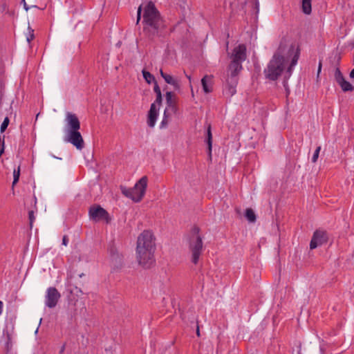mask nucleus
I'll return each instance as SVG.
<instances>
[{"mask_svg": "<svg viewBox=\"0 0 354 354\" xmlns=\"http://www.w3.org/2000/svg\"><path fill=\"white\" fill-rule=\"evenodd\" d=\"M230 59L240 62H244L246 59V47L244 44H239L230 55Z\"/></svg>", "mask_w": 354, "mask_h": 354, "instance_id": "obj_10", "label": "nucleus"}, {"mask_svg": "<svg viewBox=\"0 0 354 354\" xmlns=\"http://www.w3.org/2000/svg\"><path fill=\"white\" fill-rule=\"evenodd\" d=\"M245 217L250 223H254L256 221V215L252 209H247L245 210Z\"/></svg>", "mask_w": 354, "mask_h": 354, "instance_id": "obj_20", "label": "nucleus"}, {"mask_svg": "<svg viewBox=\"0 0 354 354\" xmlns=\"http://www.w3.org/2000/svg\"><path fill=\"white\" fill-rule=\"evenodd\" d=\"M142 75L144 79L148 84H151L152 82H155V78L153 75H152L149 72L143 71Z\"/></svg>", "mask_w": 354, "mask_h": 354, "instance_id": "obj_22", "label": "nucleus"}, {"mask_svg": "<svg viewBox=\"0 0 354 354\" xmlns=\"http://www.w3.org/2000/svg\"><path fill=\"white\" fill-rule=\"evenodd\" d=\"M350 77L354 80V68L350 73Z\"/></svg>", "mask_w": 354, "mask_h": 354, "instance_id": "obj_35", "label": "nucleus"}, {"mask_svg": "<svg viewBox=\"0 0 354 354\" xmlns=\"http://www.w3.org/2000/svg\"><path fill=\"white\" fill-rule=\"evenodd\" d=\"M186 77H187V79L189 80V82H191V76L190 75H186Z\"/></svg>", "mask_w": 354, "mask_h": 354, "instance_id": "obj_38", "label": "nucleus"}, {"mask_svg": "<svg viewBox=\"0 0 354 354\" xmlns=\"http://www.w3.org/2000/svg\"><path fill=\"white\" fill-rule=\"evenodd\" d=\"M236 78L230 77L227 82L226 85L223 89V94L227 97H231L236 92Z\"/></svg>", "mask_w": 354, "mask_h": 354, "instance_id": "obj_13", "label": "nucleus"}, {"mask_svg": "<svg viewBox=\"0 0 354 354\" xmlns=\"http://www.w3.org/2000/svg\"><path fill=\"white\" fill-rule=\"evenodd\" d=\"M111 260L112 261H119L120 262L121 261V257H120V254L118 252V251L116 250H113V249L111 250Z\"/></svg>", "mask_w": 354, "mask_h": 354, "instance_id": "obj_25", "label": "nucleus"}, {"mask_svg": "<svg viewBox=\"0 0 354 354\" xmlns=\"http://www.w3.org/2000/svg\"><path fill=\"white\" fill-rule=\"evenodd\" d=\"M299 57V49L293 44L286 41H281L272 59L264 70L266 78L276 80L280 75H283V86L288 91V80L292 75L293 70L297 64Z\"/></svg>", "mask_w": 354, "mask_h": 354, "instance_id": "obj_1", "label": "nucleus"}, {"mask_svg": "<svg viewBox=\"0 0 354 354\" xmlns=\"http://www.w3.org/2000/svg\"><path fill=\"white\" fill-rule=\"evenodd\" d=\"M319 348H320L321 353H323V352H324V345L323 344H320Z\"/></svg>", "mask_w": 354, "mask_h": 354, "instance_id": "obj_37", "label": "nucleus"}, {"mask_svg": "<svg viewBox=\"0 0 354 354\" xmlns=\"http://www.w3.org/2000/svg\"><path fill=\"white\" fill-rule=\"evenodd\" d=\"M153 103H156L160 109V106L162 103V94L160 95H156V99Z\"/></svg>", "mask_w": 354, "mask_h": 354, "instance_id": "obj_29", "label": "nucleus"}, {"mask_svg": "<svg viewBox=\"0 0 354 354\" xmlns=\"http://www.w3.org/2000/svg\"><path fill=\"white\" fill-rule=\"evenodd\" d=\"M197 335H200V333H199V328H197Z\"/></svg>", "mask_w": 354, "mask_h": 354, "instance_id": "obj_40", "label": "nucleus"}, {"mask_svg": "<svg viewBox=\"0 0 354 354\" xmlns=\"http://www.w3.org/2000/svg\"><path fill=\"white\" fill-rule=\"evenodd\" d=\"M155 238L149 230L143 231L138 237L136 258L140 265L149 268L155 261Z\"/></svg>", "mask_w": 354, "mask_h": 354, "instance_id": "obj_2", "label": "nucleus"}, {"mask_svg": "<svg viewBox=\"0 0 354 354\" xmlns=\"http://www.w3.org/2000/svg\"><path fill=\"white\" fill-rule=\"evenodd\" d=\"M3 144H4V142L3 141V145H2V147L0 150V156H1V154L3 153L4 151V146H3Z\"/></svg>", "mask_w": 354, "mask_h": 354, "instance_id": "obj_36", "label": "nucleus"}, {"mask_svg": "<svg viewBox=\"0 0 354 354\" xmlns=\"http://www.w3.org/2000/svg\"><path fill=\"white\" fill-rule=\"evenodd\" d=\"M143 19L145 28L153 34L157 32L162 26V20L154 4L151 2H149L145 7Z\"/></svg>", "mask_w": 354, "mask_h": 354, "instance_id": "obj_4", "label": "nucleus"}, {"mask_svg": "<svg viewBox=\"0 0 354 354\" xmlns=\"http://www.w3.org/2000/svg\"><path fill=\"white\" fill-rule=\"evenodd\" d=\"M62 244H63V245H64L65 246H66V245H67V244H68V239H67V237H66V236H64L63 237V239H62Z\"/></svg>", "mask_w": 354, "mask_h": 354, "instance_id": "obj_33", "label": "nucleus"}, {"mask_svg": "<svg viewBox=\"0 0 354 354\" xmlns=\"http://www.w3.org/2000/svg\"><path fill=\"white\" fill-rule=\"evenodd\" d=\"M257 6L259 7V2H257Z\"/></svg>", "mask_w": 354, "mask_h": 354, "instance_id": "obj_43", "label": "nucleus"}, {"mask_svg": "<svg viewBox=\"0 0 354 354\" xmlns=\"http://www.w3.org/2000/svg\"><path fill=\"white\" fill-rule=\"evenodd\" d=\"M19 176H20V166H19L17 169H15L13 171L12 185H15L19 181Z\"/></svg>", "mask_w": 354, "mask_h": 354, "instance_id": "obj_23", "label": "nucleus"}, {"mask_svg": "<svg viewBox=\"0 0 354 354\" xmlns=\"http://www.w3.org/2000/svg\"><path fill=\"white\" fill-rule=\"evenodd\" d=\"M160 73L161 77L168 84L173 86L176 90H180V85L179 80L177 78L173 77L171 75L165 73L162 70H160Z\"/></svg>", "mask_w": 354, "mask_h": 354, "instance_id": "obj_15", "label": "nucleus"}, {"mask_svg": "<svg viewBox=\"0 0 354 354\" xmlns=\"http://www.w3.org/2000/svg\"><path fill=\"white\" fill-rule=\"evenodd\" d=\"M53 157L54 158H57V157H56L55 156H53ZM58 159H60V158H58Z\"/></svg>", "mask_w": 354, "mask_h": 354, "instance_id": "obj_42", "label": "nucleus"}, {"mask_svg": "<svg viewBox=\"0 0 354 354\" xmlns=\"http://www.w3.org/2000/svg\"><path fill=\"white\" fill-rule=\"evenodd\" d=\"M33 39L34 30L30 26H28L26 33V40L28 43H30Z\"/></svg>", "mask_w": 354, "mask_h": 354, "instance_id": "obj_24", "label": "nucleus"}, {"mask_svg": "<svg viewBox=\"0 0 354 354\" xmlns=\"http://www.w3.org/2000/svg\"><path fill=\"white\" fill-rule=\"evenodd\" d=\"M321 68H322V65H321V64H319V68H318V72H319L321 71Z\"/></svg>", "mask_w": 354, "mask_h": 354, "instance_id": "obj_39", "label": "nucleus"}, {"mask_svg": "<svg viewBox=\"0 0 354 354\" xmlns=\"http://www.w3.org/2000/svg\"><path fill=\"white\" fill-rule=\"evenodd\" d=\"M147 184L148 178L145 176L138 180L132 188L122 187L121 192L123 195L129 198L133 202L138 203L145 195Z\"/></svg>", "mask_w": 354, "mask_h": 354, "instance_id": "obj_5", "label": "nucleus"}, {"mask_svg": "<svg viewBox=\"0 0 354 354\" xmlns=\"http://www.w3.org/2000/svg\"><path fill=\"white\" fill-rule=\"evenodd\" d=\"M28 217H29L30 227H32V223H33V222H34V221L35 219L33 211H30L28 212Z\"/></svg>", "mask_w": 354, "mask_h": 354, "instance_id": "obj_28", "label": "nucleus"}, {"mask_svg": "<svg viewBox=\"0 0 354 354\" xmlns=\"http://www.w3.org/2000/svg\"><path fill=\"white\" fill-rule=\"evenodd\" d=\"M207 144L208 145L209 156H211L212 147V136L210 126L208 127L207 130Z\"/></svg>", "mask_w": 354, "mask_h": 354, "instance_id": "obj_18", "label": "nucleus"}, {"mask_svg": "<svg viewBox=\"0 0 354 354\" xmlns=\"http://www.w3.org/2000/svg\"><path fill=\"white\" fill-rule=\"evenodd\" d=\"M153 91H154V92L156 93V95L162 94L161 93V91H160V88L159 87V86H158V84H157L156 82H155V85H154V87H153Z\"/></svg>", "mask_w": 354, "mask_h": 354, "instance_id": "obj_30", "label": "nucleus"}, {"mask_svg": "<svg viewBox=\"0 0 354 354\" xmlns=\"http://www.w3.org/2000/svg\"><path fill=\"white\" fill-rule=\"evenodd\" d=\"M3 302L1 301H0V315L3 313Z\"/></svg>", "mask_w": 354, "mask_h": 354, "instance_id": "obj_34", "label": "nucleus"}, {"mask_svg": "<svg viewBox=\"0 0 354 354\" xmlns=\"http://www.w3.org/2000/svg\"><path fill=\"white\" fill-rule=\"evenodd\" d=\"M80 122L75 113L66 112L64 119V127L63 129L65 142L71 143L77 149H82L84 140L80 132Z\"/></svg>", "mask_w": 354, "mask_h": 354, "instance_id": "obj_3", "label": "nucleus"}, {"mask_svg": "<svg viewBox=\"0 0 354 354\" xmlns=\"http://www.w3.org/2000/svg\"><path fill=\"white\" fill-rule=\"evenodd\" d=\"M64 347L63 346L61 349V352H63L64 351Z\"/></svg>", "mask_w": 354, "mask_h": 354, "instance_id": "obj_41", "label": "nucleus"}, {"mask_svg": "<svg viewBox=\"0 0 354 354\" xmlns=\"http://www.w3.org/2000/svg\"><path fill=\"white\" fill-rule=\"evenodd\" d=\"M158 115L159 109L156 103H152L148 111L147 119V123L149 127L153 128L155 127Z\"/></svg>", "mask_w": 354, "mask_h": 354, "instance_id": "obj_9", "label": "nucleus"}, {"mask_svg": "<svg viewBox=\"0 0 354 354\" xmlns=\"http://www.w3.org/2000/svg\"><path fill=\"white\" fill-rule=\"evenodd\" d=\"M327 236L326 232L323 231H316L310 243V249H315L322 245L326 241Z\"/></svg>", "mask_w": 354, "mask_h": 354, "instance_id": "obj_11", "label": "nucleus"}, {"mask_svg": "<svg viewBox=\"0 0 354 354\" xmlns=\"http://www.w3.org/2000/svg\"><path fill=\"white\" fill-rule=\"evenodd\" d=\"M9 124V119L8 117H6L1 125V132L3 133L5 131V130L7 129L8 126Z\"/></svg>", "mask_w": 354, "mask_h": 354, "instance_id": "obj_26", "label": "nucleus"}, {"mask_svg": "<svg viewBox=\"0 0 354 354\" xmlns=\"http://www.w3.org/2000/svg\"><path fill=\"white\" fill-rule=\"evenodd\" d=\"M165 98H166V102H167L166 109H168V111H170V112L175 113L176 112V107L173 101L172 92L167 91L165 94Z\"/></svg>", "mask_w": 354, "mask_h": 354, "instance_id": "obj_17", "label": "nucleus"}, {"mask_svg": "<svg viewBox=\"0 0 354 354\" xmlns=\"http://www.w3.org/2000/svg\"><path fill=\"white\" fill-rule=\"evenodd\" d=\"M61 295L57 290L54 287H50L47 289L45 295L46 306L53 308L56 306Z\"/></svg>", "mask_w": 354, "mask_h": 354, "instance_id": "obj_8", "label": "nucleus"}, {"mask_svg": "<svg viewBox=\"0 0 354 354\" xmlns=\"http://www.w3.org/2000/svg\"><path fill=\"white\" fill-rule=\"evenodd\" d=\"M170 111H168V109H165V111H164V113H163V117H162V121L160 124V129H165L167 127V124L169 123V120H168V118H169V114L168 113Z\"/></svg>", "mask_w": 354, "mask_h": 354, "instance_id": "obj_21", "label": "nucleus"}, {"mask_svg": "<svg viewBox=\"0 0 354 354\" xmlns=\"http://www.w3.org/2000/svg\"><path fill=\"white\" fill-rule=\"evenodd\" d=\"M320 150H321V147H317L315 149V151H314V153L313 155V157H312V162H316L317 159H318V157H319V152H320Z\"/></svg>", "mask_w": 354, "mask_h": 354, "instance_id": "obj_27", "label": "nucleus"}, {"mask_svg": "<svg viewBox=\"0 0 354 354\" xmlns=\"http://www.w3.org/2000/svg\"><path fill=\"white\" fill-rule=\"evenodd\" d=\"M141 10H142V7L141 6L138 7V12H137V15H138V19H137V23L139 21V20L140 19V16H141Z\"/></svg>", "mask_w": 354, "mask_h": 354, "instance_id": "obj_31", "label": "nucleus"}, {"mask_svg": "<svg viewBox=\"0 0 354 354\" xmlns=\"http://www.w3.org/2000/svg\"><path fill=\"white\" fill-rule=\"evenodd\" d=\"M198 233V228L194 227L192 230V235L189 241V250L192 254V261L194 264H196L198 262L201 254L203 251V241Z\"/></svg>", "mask_w": 354, "mask_h": 354, "instance_id": "obj_6", "label": "nucleus"}, {"mask_svg": "<svg viewBox=\"0 0 354 354\" xmlns=\"http://www.w3.org/2000/svg\"><path fill=\"white\" fill-rule=\"evenodd\" d=\"M88 213L90 218L95 222L103 220L108 223L109 221L108 212L100 206L91 207Z\"/></svg>", "mask_w": 354, "mask_h": 354, "instance_id": "obj_7", "label": "nucleus"}, {"mask_svg": "<svg viewBox=\"0 0 354 354\" xmlns=\"http://www.w3.org/2000/svg\"><path fill=\"white\" fill-rule=\"evenodd\" d=\"M302 10L306 15L311 12V0H302Z\"/></svg>", "mask_w": 354, "mask_h": 354, "instance_id": "obj_19", "label": "nucleus"}, {"mask_svg": "<svg viewBox=\"0 0 354 354\" xmlns=\"http://www.w3.org/2000/svg\"><path fill=\"white\" fill-rule=\"evenodd\" d=\"M21 2L23 3V5H24V8L28 11L29 9H30V7L26 4L25 0H21Z\"/></svg>", "mask_w": 354, "mask_h": 354, "instance_id": "obj_32", "label": "nucleus"}, {"mask_svg": "<svg viewBox=\"0 0 354 354\" xmlns=\"http://www.w3.org/2000/svg\"><path fill=\"white\" fill-rule=\"evenodd\" d=\"M243 62L233 60L230 65V70L231 71V77L235 78L237 73L242 69Z\"/></svg>", "mask_w": 354, "mask_h": 354, "instance_id": "obj_16", "label": "nucleus"}, {"mask_svg": "<svg viewBox=\"0 0 354 354\" xmlns=\"http://www.w3.org/2000/svg\"><path fill=\"white\" fill-rule=\"evenodd\" d=\"M335 77L337 82L341 86L343 91L346 92L353 90L352 84L344 79L343 75L338 68L335 71Z\"/></svg>", "mask_w": 354, "mask_h": 354, "instance_id": "obj_12", "label": "nucleus"}, {"mask_svg": "<svg viewBox=\"0 0 354 354\" xmlns=\"http://www.w3.org/2000/svg\"><path fill=\"white\" fill-rule=\"evenodd\" d=\"M212 75H205L201 79V85L205 93H209L213 91L214 80Z\"/></svg>", "mask_w": 354, "mask_h": 354, "instance_id": "obj_14", "label": "nucleus"}]
</instances>
